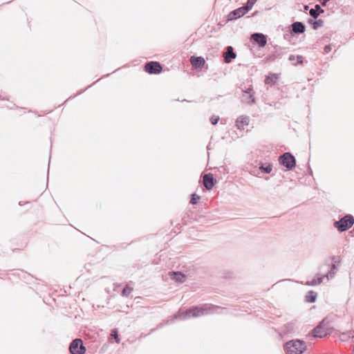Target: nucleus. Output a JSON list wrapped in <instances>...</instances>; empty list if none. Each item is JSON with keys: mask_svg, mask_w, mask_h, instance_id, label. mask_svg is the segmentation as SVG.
Segmentation results:
<instances>
[{"mask_svg": "<svg viewBox=\"0 0 354 354\" xmlns=\"http://www.w3.org/2000/svg\"><path fill=\"white\" fill-rule=\"evenodd\" d=\"M220 308L211 304H205L201 307H193L184 312H179L176 317L180 319H187L191 317H198L217 312Z\"/></svg>", "mask_w": 354, "mask_h": 354, "instance_id": "nucleus-1", "label": "nucleus"}, {"mask_svg": "<svg viewBox=\"0 0 354 354\" xmlns=\"http://www.w3.org/2000/svg\"><path fill=\"white\" fill-rule=\"evenodd\" d=\"M306 349L305 342L299 339L290 340L285 344V350L287 354H302Z\"/></svg>", "mask_w": 354, "mask_h": 354, "instance_id": "nucleus-2", "label": "nucleus"}, {"mask_svg": "<svg viewBox=\"0 0 354 354\" xmlns=\"http://www.w3.org/2000/svg\"><path fill=\"white\" fill-rule=\"evenodd\" d=\"M354 224V217L346 214L339 221H335L333 226L339 232H343L351 228Z\"/></svg>", "mask_w": 354, "mask_h": 354, "instance_id": "nucleus-3", "label": "nucleus"}, {"mask_svg": "<svg viewBox=\"0 0 354 354\" xmlns=\"http://www.w3.org/2000/svg\"><path fill=\"white\" fill-rule=\"evenodd\" d=\"M279 161L288 170L292 169L296 165V159L290 152H286L281 155L279 158Z\"/></svg>", "mask_w": 354, "mask_h": 354, "instance_id": "nucleus-4", "label": "nucleus"}, {"mask_svg": "<svg viewBox=\"0 0 354 354\" xmlns=\"http://www.w3.org/2000/svg\"><path fill=\"white\" fill-rule=\"evenodd\" d=\"M241 102L243 104L252 105L256 103V99L254 97V92L252 86L245 90H243L241 96Z\"/></svg>", "mask_w": 354, "mask_h": 354, "instance_id": "nucleus-5", "label": "nucleus"}, {"mask_svg": "<svg viewBox=\"0 0 354 354\" xmlns=\"http://www.w3.org/2000/svg\"><path fill=\"white\" fill-rule=\"evenodd\" d=\"M69 350L71 354H84L86 348L84 346L81 339H75L71 343Z\"/></svg>", "mask_w": 354, "mask_h": 354, "instance_id": "nucleus-6", "label": "nucleus"}, {"mask_svg": "<svg viewBox=\"0 0 354 354\" xmlns=\"http://www.w3.org/2000/svg\"><path fill=\"white\" fill-rule=\"evenodd\" d=\"M145 70L149 74H159L162 70L161 64L158 62H149L145 66Z\"/></svg>", "mask_w": 354, "mask_h": 354, "instance_id": "nucleus-7", "label": "nucleus"}, {"mask_svg": "<svg viewBox=\"0 0 354 354\" xmlns=\"http://www.w3.org/2000/svg\"><path fill=\"white\" fill-rule=\"evenodd\" d=\"M248 12V9L245 8L244 6L240 7L230 12L227 15V19L229 21L237 19L245 15Z\"/></svg>", "mask_w": 354, "mask_h": 354, "instance_id": "nucleus-8", "label": "nucleus"}, {"mask_svg": "<svg viewBox=\"0 0 354 354\" xmlns=\"http://www.w3.org/2000/svg\"><path fill=\"white\" fill-rule=\"evenodd\" d=\"M335 259V257H333L332 259L334 261V263L332 264L330 270H328V272L326 274H324V276L327 278L328 280L333 279L335 276L336 272L338 270V266L340 264V261H336Z\"/></svg>", "mask_w": 354, "mask_h": 354, "instance_id": "nucleus-9", "label": "nucleus"}, {"mask_svg": "<svg viewBox=\"0 0 354 354\" xmlns=\"http://www.w3.org/2000/svg\"><path fill=\"white\" fill-rule=\"evenodd\" d=\"M203 183L204 187L207 190L212 189L215 185V180L214 178L213 174H212L210 173L205 174L203 176Z\"/></svg>", "mask_w": 354, "mask_h": 354, "instance_id": "nucleus-10", "label": "nucleus"}, {"mask_svg": "<svg viewBox=\"0 0 354 354\" xmlns=\"http://www.w3.org/2000/svg\"><path fill=\"white\" fill-rule=\"evenodd\" d=\"M252 39L259 44L260 47H264L267 44V37L262 33H254L252 35Z\"/></svg>", "mask_w": 354, "mask_h": 354, "instance_id": "nucleus-11", "label": "nucleus"}, {"mask_svg": "<svg viewBox=\"0 0 354 354\" xmlns=\"http://www.w3.org/2000/svg\"><path fill=\"white\" fill-rule=\"evenodd\" d=\"M291 34H301L305 32V25L300 21L294 22L291 26Z\"/></svg>", "mask_w": 354, "mask_h": 354, "instance_id": "nucleus-12", "label": "nucleus"}, {"mask_svg": "<svg viewBox=\"0 0 354 354\" xmlns=\"http://www.w3.org/2000/svg\"><path fill=\"white\" fill-rule=\"evenodd\" d=\"M250 118L247 115H241L236 120V127L238 129L243 130L249 124Z\"/></svg>", "mask_w": 354, "mask_h": 354, "instance_id": "nucleus-13", "label": "nucleus"}, {"mask_svg": "<svg viewBox=\"0 0 354 354\" xmlns=\"http://www.w3.org/2000/svg\"><path fill=\"white\" fill-rule=\"evenodd\" d=\"M190 61L192 66L196 68L202 67L205 63L204 58L202 57L192 56Z\"/></svg>", "mask_w": 354, "mask_h": 354, "instance_id": "nucleus-14", "label": "nucleus"}, {"mask_svg": "<svg viewBox=\"0 0 354 354\" xmlns=\"http://www.w3.org/2000/svg\"><path fill=\"white\" fill-rule=\"evenodd\" d=\"M326 334H327L326 330L323 329L322 323H320L313 330V336L316 337H323L326 336Z\"/></svg>", "mask_w": 354, "mask_h": 354, "instance_id": "nucleus-15", "label": "nucleus"}, {"mask_svg": "<svg viewBox=\"0 0 354 354\" xmlns=\"http://www.w3.org/2000/svg\"><path fill=\"white\" fill-rule=\"evenodd\" d=\"M236 57V53L233 51L232 46L227 47V51L224 53V59L226 63L231 62L232 59Z\"/></svg>", "mask_w": 354, "mask_h": 354, "instance_id": "nucleus-16", "label": "nucleus"}, {"mask_svg": "<svg viewBox=\"0 0 354 354\" xmlns=\"http://www.w3.org/2000/svg\"><path fill=\"white\" fill-rule=\"evenodd\" d=\"M324 12V10L320 7V6L319 4H316L315 6V8H311L309 10V14L314 19H317L318 17V16L321 13H323Z\"/></svg>", "mask_w": 354, "mask_h": 354, "instance_id": "nucleus-17", "label": "nucleus"}, {"mask_svg": "<svg viewBox=\"0 0 354 354\" xmlns=\"http://www.w3.org/2000/svg\"><path fill=\"white\" fill-rule=\"evenodd\" d=\"M317 297V292H314L313 290H310L307 292L306 295L305 296V301L308 303H313L316 301Z\"/></svg>", "mask_w": 354, "mask_h": 354, "instance_id": "nucleus-18", "label": "nucleus"}, {"mask_svg": "<svg viewBox=\"0 0 354 354\" xmlns=\"http://www.w3.org/2000/svg\"><path fill=\"white\" fill-rule=\"evenodd\" d=\"M324 277H326L324 275L319 277L317 279H313L311 281H308L306 284L310 286L319 285L321 283H322Z\"/></svg>", "mask_w": 354, "mask_h": 354, "instance_id": "nucleus-19", "label": "nucleus"}, {"mask_svg": "<svg viewBox=\"0 0 354 354\" xmlns=\"http://www.w3.org/2000/svg\"><path fill=\"white\" fill-rule=\"evenodd\" d=\"M171 278L178 282H183L185 278V275L178 272H171Z\"/></svg>", "mask_w": 354, "mask_h": 354, "instance_id": "nucleus-20", "label": "nucleus"}, {"mask_svg": "<svg viewBox=\"0 0 354 354\" xmlns=\"http://www.w3.org/2000/svg\"><path fill=\"white\" fill-rule=\"evenodd\" d=\"M259 169L266 174H270L272 170V165L270 163L261 164Z\"/></svg>", "mask_w": 354, "mask_h": 354, "instance_id": "nucleus-21", "label": "nucleus"}, {"mask_svg": "<svg viewBox=\"0 0 354 354\" xmlns=\"http://www.w3.org/2000/svg\"><path fill=\"white\" fill-rule=\"evenodd\" d=\"M278 79V77L276 74H272L271 75L267 76L265 79V84H274Z\"/></svg>", "mask_w": 354, "mask_h": 354, "instance_id": "nucleus-22", "label": "nucleus"}, {"mask_svg": "<svg viewBox=\"0 0 354 354\" xmlns=\"http://www.w3.org/2000/svg\"><path fill=\"white\" fill-rule=\"evenodd\" d=\"M132 291H133V288H131V287H129V286H126L123 288V290H122V295L123 297H128V296L131 294V292Z\"/></svg>", "mask_w": 354, "mask_h": 354, "instance_id": "nucleus-23", "label": "nucleus"}, {"mask_svg": "<svg viewBox=\"0 0 354 354\" xmlns=\"http://www.w3.org/2000/svg\"><path fill=\"white\" fill-rule=\"evenodd\" d=\"M324 21L322 19H318L315 21V22L313 23V28L314 30H317L319 27H321L323 26Z\"/></svg>", "mask_w": 354, "mask_h": 354, "instance_id": "nucleus-24", "label": "nucleus"}, {"mask_svg": "<svg viewBox=\"0 0 354 354\" xmlns=\"http://www.w3.org/2000/svg\"><path fill=\"white\" fill-rule=\"evenodd\" d=\"M199 199H200V196H198L196 194H192V198H191V200H190V203L192 204V205H195V204H196L198 202Z\"/></svg>", "mask_w": 354, "mask_h": 354, "instance_id": "nucleus-25", "label": "nucleus"}, {"mask_svg": "<svg viewBox=\"0 0 354 354\" xmlns=\"http://www.w3.org/2000/svg\"><path fill=\"white\" fill-rule=\"evenodd\" d=\"M257 0H248L246 6H244L245 8L248 9V11L252 9L254 4L257 2Z\"/></svg>", "mask_w": 354, "mask_h": 354, "instance_id": "nucleus-26", "label": "nucleus"}, {"mask_svg": "<svg viewBox=\"0 0 354 354\" xmlns=\"http://www.w3.org/2000/svg\"><path fill=\"white\" fill-rule=\"evenodd\" d=\"M111 336L115 339L117 343L120 342V339L118 337V334L116 329H114L111 331Z\"/></svg>", "mask_w": 354, "mask_h": 354, "instance_id": "nucleus-27", "label": "nucleus"}, {"mask_svg": "<svg viewBox=\"0 0 354 354\" xmlns=\"http://www.w3.org/2000/svg\"><path fill=\"white\" fill-rule=\"evenodd\" d=\"M219 120V117L218 116H215V115H213L211 118H210V122L212 124L215 125L216 124H217V122H218Z\"/></svg>", "mask_w": 354, "mask_h": 354, "instance_id": "nucleus-28", "label": "nucleus"}, {"mask_svg": "<svg viewBox=\"0 0 354 354\" xmlns=\"http://www.w3.org/2000/svg\"><path fill=\"white\" fill-rule=\"evenodd\" d=\"M331 49H332V48H331L330 45H327V46H326L324 47V53L327 54V53H328L329 52H330Z\"/></svg>", "mask_w": 354, "mask_h": 354, "instance_id": "nucleus-29", "label": "nucleus"}, {"mask_svg": "<svg viewBox=\"0 0 354 354\" xmlns=\"http://www.w3.org/2000/svg\"><path fill=\"white\" fill-rule=\"evenodd\" d=\"M303 57L301 55L296 56V59L298 64H301L303 62Z\"/></svg>", "mask_w": 354, "mask_h": 354, "instance_id": "nucleus-30", "label": "nucleus"}, {"mask_svg": "<svg viewBox=\"0 0 354 354\" xmlns=\"http://www.w3.org/2000/svg\"><path fill=\"white\" fill-rule=\"evenodd\" d=\"M288 59L290 62H293V61L296 60V56L293 55H291L289 56Z\"/></svg>", "mask_w": 354, "mask_h": 354, "instance_id": "nucleus-31", "label": "nucleus"}, {"mask_svg": "<svg viewBox=\"0 0 354 354\" xmlns=\"http://www.w3.org/2000/svg\"><path fill=\"white\" fill-rule=\"evenodd\" d=\"M329 1L330 0H323V1L321 3L322 6H325L326 5V3Z\"/></svg>", "mask_w": 354, "mask_h": 354, "instance_id": "nucleus-32", "label": "nucleus"}, {"mask_svg": "<svg viewBox=\"0 0 354 354\" xmlns=\"http://www.w3.org/2000/svg\"><path fill=\"white\" fill-rule=\"evenodd\" d=\"M308 23L310 24L313 26V23L315 22V21L312 19H308Z\"/></svg>", "mask_w": 354, "mask_h": 354, "instance_id": "nucleus-33", "label": "nucleus"}, {"mask_svg": "<svg viewBox=\"0 0 354 354\" xmlns=\"http://www.w3.org/2000/svg\"><path fill=\"white\" fill-rule=\"evenodd\" d=\"M304 8H305V10H307L308 9V6H306L304 7Z\"/></svg>", "mask_w": 354, "mask_h": 354, "instance_id": "nucleus-34", "label": "nucleus"}, {"mask_svg": "<svg viewBox=\"0 0 354 354\" xmlns=\"http://www.w3.org/2000/svg\"><path fill=\"white\" fill-rule=\"evenodd\" d=\"M351 232H354V227H353V230L351 231Z\"/></svg>", "mask_w": 354, "mask_h": 354, "instance_id": "nucleus-35", "label": "nucleus"}]
</instances>
